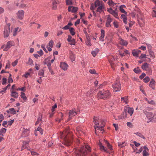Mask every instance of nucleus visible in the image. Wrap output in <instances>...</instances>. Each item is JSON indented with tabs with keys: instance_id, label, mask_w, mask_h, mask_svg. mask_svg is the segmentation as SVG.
Returning <instances> with one entry per match:
<instances>
[{
	"instance_id": "nucleus-1",
	"label": "nucleus",
	"mask_w": 156,
	"mask_h": 156,
	"mask_svg": "<svg viewBox=\"0 0 156 156\" xmlns=\"http://www.w3.org/2000/svg\"><path fill=\"white\" fill-rule=\"evenodd\" d=\"M73 133L69 131V128H66L61 134V137L64 140V144L66 146H70L73 142Z\"/></svg>"
},
{
	"instance_id": "nucleus-2",
	"label": "nucleus",
	"mask_w": 156,
	"mask_h": 156,
	"mask_svg": "<svg viewBox=\"0 0 156 156\" xmlns=\"http://www.w3.org/2000/svg\"><path fill=\"white\" fill-rule=\"evenodd\" d=\"M91 151L90 148L87 144H85L84 146H82L80 148H74L73 150L76 156H85L88 152Z\"/></svg>"
},
{
	"instance_id": "nucleus-3",
	"label": "nucleus",
	"mask_w": 156,
	"mask_h": 156,
	"mask_svg": "<svg viewBox=\"0 0 156 156\" xmlns=\"http://www.w3.org/2000/svg\"><path fill=\"white\" fill-rule=\"evenodd\" d=\"M94 122L96 126H94V129H100L101 131H103L104 129V127L105 124V121L102 119H100L99 117H94Z\"/></svg>"
},
{
	"instance_id": "nucleus-4",
	"label": "nucleus",
	"mask_w": 156,
	"mask_h": 156,
	"mask_svg": "<svg viewBox=\"0 0 156 156\" xmlns=\"http://www.w3.org/2000/svg\"><path fill=\"white\" fill-rule=\"evenodd\" d=\"M98 98L103 99H107L109 98L111 96V93L108 90H104L99 91L98 93Z\"/></svg>"
},
{
	"instance_id": "nucleus-5",
	"label": "nucleus",
	"mask_w": 156,
	"mask_h": 156,
	"mask_svg": "<svg viewBox=\"0 0 156 156\" xmlns=\"http://www.w3.org/2000/svg\"><path fill=\"white\" fill-rule=\"evenodd\" d=\"M127 112L130 116H131L134 112V109L133 108H126V109H124L123 112V114L121 117V119H125V118L127 117Z\"/></svg>"
},
{
	"instance_id": "nucleus-6",
	"label": "nucleus",
	"mask_w": 156,
	"mask_h": 156,
	"mask_svg": "<svg viewBox=\"0 0 156 156\" xmlns=\"http://www.w3.org/2000/svg\"><path fill=\"white\" fill-rule=\"evenodd\" d=\"M151 109V108H147L143 110V112L146 115L147 118L149 119L150 121L153 120V114L151 112H149Z\"/></svg>"
},
{
	"instance_id": "nucleus-7",
	"label": "nucleus",
	"mask_w": 156,
	"mask_h": 156,
	"mask_svg": "<svg viewBox=\"0 0 156 156\" xmlns=\"http://www.w3.org/2000/svg\"><path fill=\"white\" fill-rule=\"evenodd\" d=\"M15 43L13 41H9L7 42L6 44H3L1 48L4 51H7L12 46L14 45Z\"/></svg>"
},
{
	"instance_id": "nucleus-8",
	"label": "nucleus",
	"mask_w": 156,
	"mask_h": 156,
	"mask_svg": "<svg viewBox=\"0 0 156 156\" xmlns=\"http://www.w3.org/2000/svg\"><path fill=\"white\" fill-rule=\"evenodd\" d=\"M114 91H119L121 90V85L119 80H117L112 86Z\"/></svg>"
},
{
	"instance_id": "nucleus-9",
	"label": "nucleus",
	"mask_w": 156,
	"mask_h": 156,
	"mask_svg": "<svg viewBox=\"0 0 156 156\" xmlns=\"http://www.w3.org/2000/svg\"><path fill=\"white\" fill-rule=\"evenodd\" d=\"M142 69L146 71L147 73L149 74H151L152 73V70L151 68L149 66V64L147 63H144L142 66Z\"/></svg>"
},
{
	"instance_id": "nucleus-10",
	"label": "nucleus",
	"mask_w": 156,
	"mask_h": 156,
	"mask_svg": "<svg viewBox=\"0 0 156 156\" xmlns=\"http://www.w3.org/2000/svg\"><path fill=\"white\" fill-rule=\"evenodd\" d=\"M117 9V7H116L115 10H113L112 7L107 9V11L112 14L114 17L116 19H119L118 12H116V10Z\"/></svg>"
},
{
	"instance_id": "nucleus-11",
	"label": "nucleus",
	"mask_w": 156,
	"mask_h": 156,
	"mask_svg": "<svg viewBox=\"0 0 156 156\" xmlns=\"http://www.w3.org/2000/svg\"><path fill=\"white\" fill-rule=\"evenodd\" d=\"M78 113V111H76L75 109H72L69 111V118L68 119V121H69L71 119H72L73 117L75 116Z\"/></svg>"
},
{
	"instance_id": "nucleus-12",
	"label": "nucleus",
	"mask_w": 156,
	"mask_h": 156,
	"mask_svg": "<svg viewBox=\"0 0 156 156\" xmlns=\"http://www.w3.org/2000/svg\"><path fill=\"white\" fill-rule=\"evenodd\" d=\"M105 17L106 18L105 26L106 27H110L111 26V23L113 19L112 18L110 15H107Z\"/></svg>"
},
{
	"instance_id": "nucleus-13",
	"label": "nucleus",
	"mask_w": 156,
	"mask_h": 156,
	"mask_svg": "<svg viewBox=\"0 0 156 156\" xmlns=\"http://www.w3.org/2000/svg\"><path fill=\"white\" fill-rule=\"evenodd\" d=\"M105 9V6L102 2H101L99 7L97 8V11L101 13L102 12H104Z\"/></svg>"
},
{
	"instance_id": "nucleus-14",
	"label": "nucleus",
	"mask_w": 156,
	"mask_h": 156,
	"mask_svg": "<svg viewBox=\"0 0 156 156\" xmlns=\"http://www.w3.org/2000/svg\"><path fill=\"white\" fill-rule=\"evenodd\" d=\"M25 12L23 10H20L17 13V17L20 19H23Z\"/></svg>"
},
{
	"instance_id": "nucleus-15",
	"label": "nucleus",
	"mask_w": 156,
	"mask_h": 156,
	"mask_svg": "<svg viewBox=\"0 0 156 156\" xmlns=\"http://www.w3.org/2000/svg\"><path fill=\"white\" fill-rule=\"evenodd\" d=\"M108 60L112 66V69H114V62L115 61V59L114 57H113V56L112 55L109 56L108 57Z\"/></svg>"
},
{
	"instance_id": "nucleus-16",
	"label": "nucleus",
	"mask_w": 156,
	"mask_h": 156,
	"mask_svg": "<svg viewBox=\"0 0 156 156\" xmlns=\"http://www.w3.org/2000/svg\"><path fill=\"white\" fill-rule=\"evenodd\" d=\"M16 90H17L16 89H12L11 90V96L14 98H18L19 96V94L16 92Z\"/></svg>"
},
{
	"instance_id": "nucleus-17",
	"label": "nucleus",
	"mask_w": 156,
	"mask_h": 156,
	"mask_svg": "<svg viewBox=\"0 0 156 156\" xmlns=\"http://www.w3.org/2000/svg\"><path fill=\"white\" fill-rule=\"evenodd\" d=\"M10 28L5 27L4 30V35L5 37H7L9 35Z\"/></svg>"
},
{
	"instance_id": "nucleus-18",
	"label": "nucleus",
	"mask_w": 156,
	"mask_h": 156,
	"mask_svg": "<svg viewBox=\"0 0 156 156\" xmlns=\"http://www.w3.org/2000/svg\"><path fill=\"white\" fill-rule=\"evenodd\" d=\"M78 8L76 7H73V6H69L68 9L69 12L71 11L72 12H75L77 11Z\"/></svg>"
},
{
	"instance_id": "nucleus-19",
	"label": "nucleus",
	"mask_w": 156,
	"mask_h": 156,
	"mask_svg": "<svg viewBox=\"0 0 156 156\" xmlns=\"http://www.w3.org/2000/svg\"><path fill=\"white\" fill-rule=\"evenodd\" d=\"M60 67L63 69L64 70H66L67 69V68L69 66L67 63H65V62H61L60 63Z\"/></svg>"
},
{
	"instance_id": "nucleus-20",
	"label": "nucleus",
	"mask_w": 156,
	"mask_h": 156,
	"mask_svg": "<svg viewBox=\"0 0 156 156\" xmlns=\"http://www.w3.org/2000/svg\"><path fill=\"white\" fill-rule=\"evenodd\" d=\"M128 15H126L124 13L123 14H122L121 15V18L122 19V21L124 23H125V24H127L128 23L127 21V16Z\"/></svg>"
},
{
	"instance_id": "nucleus-21",
	"label": "nucleus",
	"mask_w": 156,
	"mask_h": 156,
	"mask_svg": "<svg viewBox=\"0 0 156 156\" xmlns=\"http://www.w3.org/2000/svg\"><path fill=\"white\" fill-rule=\"evenodd\" d=\"M126 8V7L125 5H121L119 7V10L121 12L123 13H124L125 14L127 15L128 13L126 12L125 10L124 9V8Z\"/></svg>"
},
{
	"instance_id": "nucleus-22",
	"label": "nucleus",
	"mask_w": 156,
	"mask_h": 156,
	"mask_svg": "<svg viewBox=\"0 0 156 156\" xmlns=\"http://www.w3.org/2000/svg\"><path fill=\"white\" fill-rule=\"evenodd\" d=\"M23 130L22 133V135L23 137H25L28 136L29 132V128H23Z\"/></svg>"
},
{
	"instance_id": "nucleus-23",
	"label": "nucleus",
	"mask_w": 156,
	"mask_h": 156,
	"mask_svg": "<svg viewBox=\"0 0 156 156\" xmlns=\"http://www.w3.org/2000/svg\"><path fill=\"white\" fill-rule=\"evenodd\" d=\"M143 148L144 149V150L143 152V156H148L149 154L148 153V151H149V149H148L146 146H144Z\"/></svg>"
},
{
	"instance_id": "nucleus-24",
	"label": "nucleus",
	"mask_w": 156,
	"mask_h": 156,
	"mask_svg": "<svg viewBox=\"0 0 156 156\" xmlns=\"http://www.w3.org/2000/svg\"><path fill=\"white\" fill-rule=\"evenodd\" d=\"M119 42L120 44L123 46H126L128 44V41H127L126 40H123V39L122 38L119 39Z\"/></svg>"
},
{
	"instance_id": "nucleus-25",
	"label": "nucleus",
	"mask_w": 156,
	"mask_h": 156,
	"mask_svg": "<svg viewBox=\"0 0 156 156\" xmlns=\"http://www.w3.org/2000/svg\"><path fill=\"white\" fill-rule=\"evenodd\" d=\"M155 81L154 79L152 78L151 80V81L149 84V86L152 88L153 89H155Z\"/></svg>"
},
{
	"instance_id": "nucleus-26",
	"label": "nucleus",
	"mask_w": 156,
	"mask_h": 156,
	"mask_svg": "<svg viewBox=\"0 0 156 156\" xmlns=\"http://www.w3.org/2000/svg\"><path fill=\"white\" fill-rule=\"evenodd\" d=\"M58 118L56 119L57 121L60 122L63 119V114L61 112H59L57 115Z\"/></svg>"
},
{
	"instance_id": "nucleus-27",
	"label": "nucleus",
	"mask_w": 156,
	"mask_h": 156,
	"mask_svg": "<svg viewBox=\"0 0 156 156\" xmlns=\"http://www.w3.org/2000/svg\"><path fill=\"white\" fill-rule=\"evenodd\" d=\"M98 145L101 150H103L104 151L106 152H108V151L106 149H105V147L103 146L102 143H101L100 141H99Z\"/></svg>"
},
{
	"instance_id": "nucleus-28",
	"label": "nucleus",
	"mask_w": 156,
	"mask_h": 156,
	"mask_svg": "<svg viewBox=\"0 0 156 156\" xmlns=\"http://www.w3.org/2000/svg\"><path fill=\"white\" fill-rule=\"evenodd\" d=\"M101 36L99 37L100 40L101 41H103L104 38L105 36V31L103 29H101Z\"/></svg>"
},
{
	"instance_id": "nucleus-29",
	"label": "nucleus",
	"mask_w": 156,
	"mask_h": 156,
	"mask_svg": "<svg viewBox=\"0 0 156 156\" xmlns=\"http://www.w3.org/2000/svg\"><path fill=\"white\" fill-rule=\"evenodd\" d=\"M76 131L77 133L79 134H81L82 133H83V129L81 127H77L76 128Z\"/></svg>"
},
{
	"instance_id": "nucleus-30",
	"label": "nucleus",
	"mask_w": 156,
	"mask_h": 156,
	"mask_svg": "<svg viewBox=\"0 0 156 156\" xmlns=\"http://www.w3.org/2000/svg\"><path fill=\"white\" fill-rule=\"evenodd\" d=\"M69 54L70 58L71 61H73L75 60V56L73 52L70 51L69 52Z\"/></svg>"
},
{
	"instance_id": "nucleus-31",
	"label": "nucleus",
	"mask_w": 156,
	"mask_h": 156,
	"mask_svg": "<svg viewBox=\"0 0 156 156\" xmlns=\"http://www.w3.org/2000/svg\"><path fill=\"white\" fill-rule=\"evenodd\" d=\"M58 2H56V1H53L52 2V9H56L57 8V4Z\"/></svg>"
},
{
	"instance_id": "nucleus-32",
	"label": "nucleus",
	"mask_w": 156,
	"mask_h": 156,
	"mask_svg": "<svg viewBox=\"0 0 156 156\" xmlns=\"http://www.w3.org/2000/svg\"><path fill=\"white\" fill-rule=\"evenodd\" d=\"M99 50V49H98V48H97L96 50V51H93L91 52V54L93 56H94V57H95L96 56L97 54V53H98Z\"/></svg>"
},
{
	"instance_id": "nucleus-33",
	"label": "nucleus",
	"mask_w": 156,
	"mask_h": 156,
	"mask_svg": "<svg viewBox=\"0 0 156 156\" xmlns=\"http://www.w3.org/2000/svg\"><path fill=\"white\" fill-rule=\"evenodd\" d=\"M108 3L109 6H113L116 4V3L114 2L112 0H110V1L108 2Z\"/></svg>"
},
{
	"instance_id": "nucleus-34",
	"label": "nucleus",
	"mask_w": 156,
	"mask_h": 156,
	"mask_svg": "<svg viewBox=\"0 0 156 156\" xmlns=\"http://www.w3.org/2000/svg\"><path fill=\"white\" fill-rule=\"evenodd\" d=\"M101 2L99 0H96L94 2V7H99Z\"/></svg>"
},
{
	"instance_id": "nucleus-35",
	"label": "nucleus",
	"mask_w": 156,
	"mask_h": 156,
	"mask_svg": "<svg viewBox=\"0 0 156 156\" xmlns=\"http://www.w3.org/2000/svg\"><path fill=\"white\" fill-rule=\"evenodd\" d=\"M135 134L137 135V136H139L140 137L144 139H145V136H144V135H143V134H142V133H140V132H137L136 133H134Z\"/></svg>"
},
{
	"instance_id": "nucleus-36",
	"label": "nucleus",
	"mask_w": 156,
	"mask_h": 156,
	"mask_svg": "<svg viewBox=\"0 0 156 156\" xmlns=\"http://www.w3.org/2000/svg\"><path fill=\"white\" fill-rule=\"evenodd\" d=\"M42 116H40V115H39V116L38 117L37 120L35 122V125H37V124H39V123H40V122H41V121H42Z\"/></svg>"
},
{
	"instance_id": "nucleus-37",
	"label": "nucleus",
	"mask_w": 156,
	"mask_h": 156,
	"mask_svg": "<svg viewBox=\"0 0 156 156\" xmlns=\"http://www.w3.org/2000/svg\"><path fill=\"white\" fill-rule=\"evenodd\" d=\"M105 142L106 144H107V146L108 148L110 149V150L112 151V146L107 141L105 140Z\"/></svg>"
},
{
	"instance_id": "nucleus-38",
	"label": "nucleus",
	"mask_w": 156,
	"mask_h": 156,
	"mask_svg": "<svg viewBox=\"0 0 156 156\" xmlns=\"http://www.w3.org/2000/svg\"><path fill=\"white\" fill-rule=\"evenodd\" d=\"M29 143L28 142H23V146L22 147V150L24 149L27 147V145Z\"/></svg>"
},
{
	"instance_id": "nucleus-39",
	"label": "nucleus",
	"mask_w": 156,
	"mask_h": 156,
	"mask_svg": "<svg viewBox=\"0 0 156 156\" xmlns=\"http://www.w3.org/2000/svg\"><path fill=\"white\" fill-rule=\"evenodd\" d=\"M74 29L73 27H71L70 30V33L72 36H74L75 34V32H74Z\"/></svg>"
},
{
	"instance_id": "nucleus-40",
	"label": "nucleus",
	"mask_w": 156,
	"mask_h": 156,
	"mask_svg": "<svg viewBox=\"0 0 156 156\" xmlns=\"http://www.w3.org/2000/svg\"><path fill=\"white\" fill-rule=\"evenodd\" d=\"M123 48L122 47L119 50V55L121 57H123L124 56H125L124 53L122 52V49Z\"/></svg>"
},
{
	"instance_id": "nucleus-41",
	"label": "nucleus",
	"mask_w": 156,
	"mask_h": 156,
	"mask_svg": "<svg viewBox=\"0 0 156 156\" xmlns=\"http://www.w3.org/2000/svg\"><path fill=\"white\" fill-rule=\"evenodd\" d=\"M133 71L136 73H139L140 72H141V70L140 69L139 67H137L136 68H135L133 69Z\"/></svg>"
},
{
	"instance_id": "nucleus-42",
	"label": "nucleus",
	"mask_w": 156,
	"mask_h": 156,
	"mask_svg": "<svg viewBox=\"0 0 156 156\" xmlns=\"http://www.w3.org/2000/svg\"><path fill=\"white\" fill-rule=\"evenodd\" d=\"M132 53L134 56L138 57L137 50H133L132 51Z\"/></svg>"
},
{
	"instance_id": "nucleus-43",
	"label": "nucleus",
	"mask_w": 156,
	"mask_h": 156,
	"mask_svg": "<svg viewBox=\"0 0 156 156\" xmlns=\"http://www.w3.org/2000/svg\"><path fill=\"white\" fill-rule=\"evenodd\" d=\"M121 99L122 101H123L126 104L128 103V97H122Z\"/></svg>"
},
{
	"instance_id": "nucleus-44",
	"label": "nucleus",
	"mask_w": 156,
	"mask_h": 156,
	"mask_svg": "<svg viewBox=\"0 0 156 156\" xmlns=\"http://www.w3.org/2000/svg\"><path fill=\"white\" fill-rule=\"evenodd\" d=\"M19 30V27H16L13 30V35L14 36H16L17 34V32Z\"/></svg>"
},
{
	"instance_id": "nucleus-45",
	"label": "nucleus",
	"mask_w": 156,
	"mask_h": 156,
	"mask_svg": "<svg viewBox=\"0 0 156 156\" xmlns=\"http://www.w3.org/2000/svg\"><path fill=\"white\" fill-rule=\"evenodd\" d=\"M44 70L41 69L39 71L38 74L39 75H40V76H44Z\"/></svg>"
},
{
	"instance_id": "nucleus-46",
	"label": "nucleus",
	"mask_w": 156,
	"mask_h": 156,
	"mask_svg": "<svg viewBox=\"0 0 156 156\" xmlns=\"http://www.w3.org/2000/svg\"><path fill=\"white\" fill-rule=\"evenodd\" d=\"M150 80V78L149 77H148V76H147L143 79V81L146 83L148 82Z\"/></svg>"
},
{
	"instance_id": "nucleus-47",
	"label": "nucleus",
	"mask_w": 156,
	"mask_h": 156,
	"mask_svg": "<svg viewBox=\"0 0 156 156\" xmlns=\"http://www.w3.org/2000/svg\"><path fill=\"white\" fill-rule=\"evenodd\" d=\"M86 43L87 45L88 46H90L91 45V44L90 43V39H89V40H86Z\"/></svg>"
},
{
	"instance_id": "nucleus-48",
	"label": "nucleus",
	"mask_w": 156,
	"mask_h": 156,
	"mask_svg": "<svg viewBox=\"0 0 156 156\" xmlns=\"http://www.w3.org/2000/svg\"><path fill=\"white\" fill-rule=\"evenodd\" d=\"M66 4L67 5H71L73 4L72 0H66Z\"/></svg>"
},
{
	"instance_id": "nucleus-49",
	"label": "nucleus",
	"mask_w": 156,
	"mask_h": 156,
	"mask_svg": "<svg viewBox=\"0 0 156 156\" xmlns=\"http://www.w3.org/2000/svg\"><path fill=\"white\" fill-rule=\"evenodd\" d=\"M21 97L23 99V100H25L27 98L25 96V94L24 93H23V92H21Z\"/></svg>"
},
{
	"instance_id": "nucleus-50",
	"label": "nucleus",
	"mask_w": 156,
	"mask_h": 156,
	"mask_svg": "<svg viewBox=\"0 0 156 156\" xmlns=\"http://www.w3.org/2000/svg\"><path fill=\"white\" fill-rule=\"evenodd\" d=\"M147 103L148 104H150L151 105H155V102L153 100H150L147 101Z\"/></svg>"
},
{
	"instance_id": "nucleus-51",
	"label": "nucleus",
	"mask_w": 156,
	"mask_h": 156,
	"mask_svg": "<svg viewBox=\"0 0 156 156\" xmlns=\"http://www.w3.org/2000/svg\"><path fill=\"white\" fill-rule=\"evenodd\" d=\"M118 144L119 146L121 147H124L126 145V144H125L124 142H122V143H118Z\"/></svg>"
},
{
	"instance_id": "nucleus-52",
	"label": "nucleus",
	"mask_w": 156,
	"mask_h": 156,
	"mask_svg": "<svg viewBox=\"0 0 156 156\" xmlns=\"http://www.w3.org/2000/svg\"><path fill=\"white\" fill-rule=\"evenodd\" d=\"M149 55H150V57H153V58H154L155 56L154 54V53L153 52L151 51L150 50H149Z\"/></svg>"
},
{
	"instance_id": "nucleus-53",
	"label": "nucleus",
	"mask_w": 156,
	"mask_h": 156,
	"mask_svg": "<svg viewBox=\"0 0 156 156\" xmlns=\"http://www.w3.org/2000/svg\"><path fill=\"white\" fill-rule=\"evenodd\" d=\"M54 42L52 40H51L48 43V45L51 48L53 47Z\"/></svg>"
},
{
	"instance_id": "nucleus-54",
	"label": "nucleus",
	"mask_w": 156,
	"mask_h": 156,
	"mask_svg": "<svg viewBox=\"0 0 156 156\" xmlns=\"http://www.w3.org/2000/svg\"><path fill=\"white\" fill-rule=\"evenodd\" d=\"M9 110L11 111V112L13 114H15L16 113V111L15 110L14 108H11L9 109Z\"/></svg>"
},
{
	"instance_id": "nucleus-55",
	"label": "nucleus",
	"mask_w": 156,
	"mask_h": 156,
	"mask_svg": "<svg viewBox=\"0 0 156 156\" xmlns=\"http://www.w3.org/2000/svg\"><path fill=\"white\" fill-rule=\"evenodd\" d=\"M33 61L30 58H29L28 60L27 63L29 65H31L33 63Z\"/></svg>"
},
{
	"instance_id": "nucleus-56",
	"label": "nucleus",
	"mask_w": 156,
	"mask_h": 156,
	"mask_svg": "<svg viewBox=\"0 0 156 156\" xmlns=\"http://www.w3.org/2000/svg\"><path fill=\"white\" fill-rule=\"evenodd\" d=\"M113 24L115 27L116 28L119 27L118 23L117 21H114L113 23Z\"/></svg>"
},
{
	"instance_id": "nucleus-57",
	"label": "nucleus",
	"mask_w": 156,
	"mask_h": 156,
	"mask_svg": "<svg viewBox=\"0 0 156 156\" xmlns=\"http://www.w3.org/2000/svg\"><path fill=\"white\" fill-rule=\"evenodd\" d=\"M7 82V79L6 78H5V77H3L2 78V84L3 85H4Z\"/></svg>"
},
{
	"instance_id": "nucleus-58",
	"label": "nucleus",
	"mask_w": 156,
	"mask_h": 156,
	"mask_svg": "<svg viewBox=\"0 0 156 156\" xmlns=\"http://www.w3.org/2000/svg\"><path fill=\"white\" fill-rule=\"evenodd\" d=\"M126 124L128 126L130 127L131 128H132V127H133V125H132V123H131V122H128Z\"/></svg>"
},
{
	"instance_id": "nucleus-59",
	"label": "nucleus",
	"mask_w": 156,
	"mask_h": 156,
	"mask_svg": "<svg viewBox=\"0 0 156 156\" xmlns=\"http://www.w3.org/2000/svg\"><path fill=\"white\" fill-rule=\"evenodd\" d=\"M18 63V61L17 60H16L14 62H12V65L13 66H16V65Z\"/></svg>"
},
{
	"instance_id": "nucleus-60",
	"label": "nucleus",
	"mask_w": 156,
	"mask_h": 156,
	"mask_svg": "<svg viewBox=\"0 0 156 156\" xmlns=\"http://www.w3.org/2000/svg\"><path fill=\"white\" fill-rule=\"evenodd\" d=\"M146 56L147 55L146 54H141V55L140 57H139V58H146Z\"/></svg>"
},
{
	"instance_id": "nucleus-61",
	"label": "nucleus",
	"mask_w": 156,
	"mask_h": 156,
	"mask_svg": "<svg viewBox=\"0 0 156 156\" xmlns=\"http://www.w3.org/2000/svg\"><path fill=\"white\" fill-rule=\"evenodd\" d=\"M7 123H8V122L6 121H4L3 122V123L2 124L3 126H4L5 127H7L8 126L7 125Z\"/></svg>"
},
{
	"instance_id": "nucleus-62",
	"label": "nucleus",
	"mask_w": 156,
	"mask_h": 156,
	"mask_svg": "<svg viewBox=\"0 0 156 156\" xmlns=\"http://www.w3.org/2000/svg\"><path fill=\"white\" fill-rule=\"evenodd\" d=\"M56 107H57V105L56 104H55L54 105L52 106L51 111L52 112H53L54 111L55 108H56Z\"/></svg>"
},
{
	"instance_id": "nucleus-63",
	"label": "nucleus",
	"mask_w": 156,
	"mask_h": 156,
	"mask_svg": "<svg viewBox=\"0 0 156 156\" xmlns=\"http://www.w3.org/2000/svg\"><path fill=\"white\" fill-rule=\"evenodd\" d=\"M31 154L34 156H36L38 154L34 151H31Z\"/></svg>"
},
{
	"instance_id": "nucleus-64",
	"label": "nucleus",
	"mask_w": 156,
	"mask_h": 156,
	"mask_svg": "<svg viewBox=\"0 0 156 156\" xmlns=\"http://www.w3.org/2000/svg\"><path fill=\"white\" fill-rule=\"evenodd\" d=\"M75 40L74 39H72L71 41V43H70V44H73L75 45Z\"/></svg>"
}]
</instances>
